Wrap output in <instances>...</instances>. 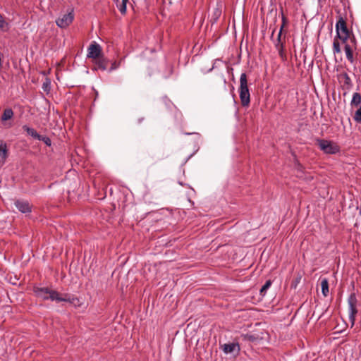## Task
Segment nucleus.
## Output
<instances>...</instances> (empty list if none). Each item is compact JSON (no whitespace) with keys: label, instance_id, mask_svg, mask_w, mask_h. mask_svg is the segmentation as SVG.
<instances>
[{"label":"nucleus","instance_id":"1","mask_svg":"<svg viewBox=\"0 0 361 361\" xmlns=\"http://www.w3.org/2000/svg\"><path fill=\"white\" fill-rule=\"evenodd\" d=\"M239 94L243 106H247L250 102V94L247 85V75L243 73L240 78Z\"/></svg>","mask_w":361,"mask_h":361},{"label":"nucleus","instance_id":"2","mask_svg":"<svg viewBox=\"0 0 361 361\" xmlns=\"http://www.w3.org/2000/svg\"><path fill=\"white\" fill-rule=\"evenodd\" d=\"M336 37L338 38L343 44H345L348 39L350 37L352 32L349 30L347 27V24L344 18L341 16H338V21L336 24Z\"/></svg>","mask_w":361,"mask_h":361},{"label":"nucleus","instance_id":"3","mask_svg":"<svg viewBox=\"0 0 361 361\" xmlns=\"http://www.w3.org/2000/svg\"><path fill=\"white\" fill-rule=\"evenodd\" d=\"M316 145L325 154H335L340 152V147L331 140L317 138Z\"/></svg>","mask_w":361,"mask_h":361},{"label":"nucleus","instance_id":"4","mask_svg":"<svg viewBox=\"0 0 361 361\" xmlns=\"http://www.w3.org/2000/svg\"><path fill=\"white\" fill-rule=\"evenodd\" d=\"M35 295L44 300H50L54 301L55 296L57 295V291L48 287H37L33 288Z\"/></svg>","mask_w":361,"mask_h":361},{"label":"nucleus","instance_id":"5","mask_svg":"<svg viewBox=\"0 0 361 361\" xmlns=\"http://www.w3.org/2000/svg\"><path fill=\"white\" fill-rule=\"evenodd\" d=\"M357 299L355 293H352L348 298V305L349 311V320L351 323V327H353L355 322L356 315L357 314Z\"/></svg>","mask_w":361,"mask_h":361},{"label":"nucleus","instance_id":"6","mask_svg":"<svg viewBox=\"0 0 361 361\" xmlns=\"http://www.w3.org/2000/svg\"><path fill=\"white\" fill-rule=\"evenodd\" d=\"M54 301L56 302H67L70 304L73 305L75 307H79L80 306L81 303L80 302V300L78 297L69 294V293H59L57 291V295L55 296Z\"/></svg>","mask_w":361,"mask_h":361},{"label":"nucleus","instance_id":"7","mask_svg":"<svg viewBox=\"0 0 361 361\" xmlns=\"http://www.w3.org/2000/svg\"><path fill=\"white\" fill-rule=\"evenodd\" d=\"M102 55L101 46L95 42H93L87 49V58L95 60Z\"/></svg>","mask_w":361,"mask_h":361},{"label":"nucleus","instance_id":"8","mask_svg":"<svg viewBox=\"0 0 361 361\" xmlns=\"http://www.w3.org/2000/svg\"><path fill=\"white\" fill-rule=\"evenodd\" d=\"M73 19L74 15L72 12H70L59 17L56 20V23L59 27L66 28L73 22Z\"/></svg>","mask_w":361,"mask_h":361},{"label":"nucleus","instance_id":"9","mask_svg":"<svg viewBox=\"0 0 361 361\" xmlns=\"http://www.w3.org/2000/svg\"><path fill=\"white\" fill-rule=\"evenodd\" d=\"M221 349L226 354L231 353L235 355H238L240 350V345L238 343H225L221 345Z\"/></svg>","mask_w":361,"mask_h":361},{"label":"nucleus","instance_id":"10","mask_svg":"<svg viewBox=\"0 0 361 361\" xmlns=\"http://www.w3.org/2000/svg\"><path fill=\"white\" fill-rule=\"evenodd\" d=\"M14 204L16 207L22 213H30L32 211L31 206L27 200H17L15 201Z\"/></svg>","mask_w":361,"mask_h":361},{"label":"nucleus","instance_id":"11","mask_svg":"<svg viewBox=\"0 0 361 361\" xmlns=\"http://www.w3.org/2000/svg\"><path fill=\"white\" fill-rule=\"evenodd\" d=\"M94 69H100L102 71H106L107 68V66L109 63V60L107 58L104 57V55L101 56L100 57L97 58L94 60Z\"/></svg>","mask_w":361,"mask_h":361},{"label":"nucleus","instance_id":"12","mask_svg":"<svg viewBox=\"0 0 361 361\" xmlns=\"http://www.w3.org/2000/svg\"><path fill=\"white\" fill-rule=\"evenodd\" d=\"M8 157L7 145L3 141H0V165H3Z\"/></svg>","mask_w":361,"mask_h":361},{"label":"nucleus","instance_id":"13","mask_svg":"<svg viewBox=\"0 0 361 361\" xmlns=\"http://www.w3.org/2000/svg\"><path fill=\"white\" fill-rule=\"evenodd\" d=\"M281 35L282 32H279L277 36L276 42L275 43V47L278 50L279 56L283 59L286 55L284 53V46L281 42Z\"/></svg>","mask_w":361,"mask_h":361},{"label":"nucleus","instance_id":"14","mask_svg":"<svg viewBox=\"0 0 361 361\" xmlns=\"http://www.w3.org/2000/svg\"><path fill=\"white\" fill-rule=\"evenodd\" d=\"M13 115H14V113H13V111L12 110V109L7 108V109H4V111L1 115V121L4 122V121H6L8 120L11 119L13 117Z\"/></svg>","mask_w":361,"mask_h":361},{"label":"nucleus","instance_id":"15","mask_svg":"<svg viewBox=\"0 0 361 361\" xmlns=\"http://www.w3.org/2000/svg\"><path fill=\"white\" fill-rule=\"evenodd\" d=\"M23 129L27 133V135H30L34 139L37 140V138H39V134H38L34 128L25 125L23 126Z\"/></svg>","mask_w":361,"mask_h":361},{"label":"nucleus","instance_id":"16","mask_svg":"<svg viewBox=\"0 0 361 361\" xmlns=\"http://www.w3.org/2000/svg\"><path fill=\"white\" fill-rule=\"evenodd\" d=\"M361 104V94L358 92H355L353 94V98L350 102V105L352 106H357Z\"/></svg>","mask_w":361,"mask_h":361},{"label":"nucleus","instance_id":"17","mask_svg":"<svg viewBox=\"0 0 361 361\" xmlns=\"http://www.w3.org/2000/svg\"><path fill=\"white\" fill-rule=\"evenodd\" d=\"M345 51L347 59L350 63H353L354 58H353V50H352L350 46L346 43L345 44Z\"/></svg>","mask_w":361,"mask_h":361},{"label":"nucleus","instance_id":"18","mask_svg":"<svg viewBox=\"0 0 361 361\" xmlns=\"http://www.w3.org/2000/svg\"><path fill=\"white\" fill-rule=\"evenodd\" d=\"M322 292L324 297L329 294V282L326 279H323L321 281Z\"/></svg>","mask_w":361,"mask_h":361},{"label":"nucleus","instance_id":"19","mask_svg":"<svg viewBox=\"0 0 361 361\" xmlns=\"http://www.w3.org/2000/svg\"><path fill=\"white\" fill-rule=\"evenodd\" d=\"M42 90L47 93L49 94L51 90V80L49 78H46L44 81L43 82Z\"/></svg>","mask_w":361,"mask_h":361},{"label":"nucleus","instance_id":"20","mask_svg":"<svg viewBox=\"0 0 361 361\" xmlns=\"http://www.w3.org/2000/svg\"><path fill=\"white\" fill-rule=\"evenodd\" d=\"M271 285V281L270 280L267 281L259 290L260 295L264 296L266 294L267 290L270 288Z\"/></svg>","mask_w":361,"mask_h":361},{"label":"nucleus","instance_id":"21","mask_svg":"<svg viewBox=\"0 0 361 361\" xmlns=\"http://www.w3.org/2000/svg\"><path fill=\"white\" fill-rule=\"evenodd\" d=\"M338 39L337 37H335L334 39V43H333V51L334 54L336 53H340L341 51V47H340V44L338 41Z\"/></svg>","mask_w":361,"mask_h":361},{"label":"nucleus","instance_id":"22","mask_svg":"<svg viewBox=\"0 0 361 361\" xmlns=\"http://www.w3.org/2000/svg\"><path fill=\"white\" fill-rule=\"evenodd\" d=\"M353 119L356 123H361V106H360L355 111Z\"/></svg>","mask_w":361,"mask_h":361},{"label":"nucleus","instance_id":"23","mask_svg":"<svg viewBox=\"0 0 361 361\" xmlns=\"http://www.w3.org/2000/svg\"><path fill=\"white\" fill-rule=\"evenodd\" d=\"M39 138H37V140L44 142L47 146L51 145V140L49 137L39 135Z\"/></svg>","mask_w":361,"mask_h":361},{"label":"nucleus","instance_id":"24","mask_svg":"<svg viewBox=\"0 0 361 361\" xmlns=\"http://www.w3.org/2000/svg\"><path fill=\"white\" fill-rule=\"evenodd\" d=\"M281 15H282V24L281 25V27H280V30L279 32H283V30L284 28V27L286 25V24L288 23V19L287 18L283 15V12L281 13Z\"/></svg>","mask_w":361,"mask_h":361},{"label":"nucleus","instance_id":"25","mask_svg":"<svg viewBox=\"0 0 361 361\" xmlns=\"http://www.w3.org/2000/svg\"><path fill=\"white\" fill-rule=\"evenodd\" d=\"M121 62L120 61H114L111 63V67L109 70V72H111L116 69H117L120 66Z\"/></svg>","mask_w":361,"mask_h":361},{"label":"nucleus","instance_id":"26","mask_svg":"<svg viewBox=\"0 0 361 361\" xmlns=\"http://www.w3.org/2000/svg\"><path fill=\"white\" fill-rule=\"evenodd\" d=\"M344 78H345L344 84L348 86H351L352 85L351 79L347 73L344 74Z\"/></svg>","mask_w":361,"mask_h":361},{"label":"nucleus","instance_id":"27","mask_svg":"<svg viewBox=\"0 0 361 361\" xmlns=\"http://www.w3.org/2000/svg\"><path fill=\"white\" fill-rule=\"evenodd\" d=\"M118 8L119 10V11L122 13V14H125L126 12V4H121L120 5H118Z\"/></svg>","mask_w":361,"mask_h":361},{"label":"nucleus","instance_id":"28","mask_svg":"<svg viewBox=\"0 0 361 361\" xmlns=\"http://www.w3.org/2000/svg\"><path fill=\"white\" fill-rule=\"evenodd\" d=\"M7 26V23L4 20V17L0 14V28L4 29Z\"/></svg>","mask_w":361,"mask_h":361},{"label":"nucleus","instance_id":"29","mask_svg":"<svg viewBox=\"0 0 361 361\" xmlns=\"http://www.w3.org/2000/svg\"><path fill=\"white\" fill-rule=\"evenodd\" d=\"M215 15L216 16V18H219V16L221 15V11L216 10Z\"/></svg>","mask_w":361,"mask_h":361},{"label":"nucleus","instance_id":"30","mask_svg":"<svg viewBox=\"0 0 361 361\" xmlns=\"http://www.w3.org/2000/svg\"><path fill=\"white\" fill-rule=\"evenodd\" d=\"M144 119H145L144 117L139 118L137 121L138 123H140Z\"/></svg>","mask_w":361,"mask_h":361},{"label":"nucleus","instance_id":"31","mask_svg":"<svg viewBox=\"0 0 361 361\" xmlns=\"http://www.w3.org/2000/svg\"><path fill=\"white\" fill-rule=\"evenodd\" d=\"M128 1V0H122L121 4H127Z\"/></svg>","mask_w":361,"mask_h":361}]
</instances>
